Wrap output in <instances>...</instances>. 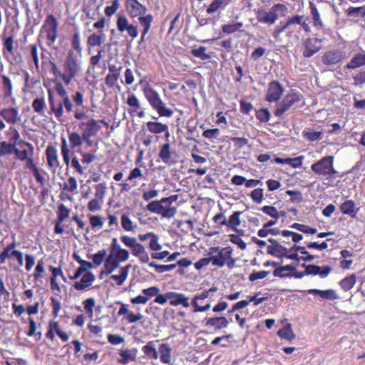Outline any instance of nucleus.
Instances as JSON below:
<instances>
[{"label":"nucleus","instance_id":"36","mask_svg":"<svg viewBox=\"0 0 365 365\" xmlns=\"http://www.w3.org/2000/svg\"><path fill=\"white\" fill-rule=\"evenodd\" d=\"M159 340L149 341L147 344L142 347V351L150 359H158L159 354L155 348V343Z\"/></svg>","mask_w":365,"mask_h":365},{"label":"nucleus","instance_id":"45","mask_svg":"<svg viewBox=\"0 0 365 365\" xmlns=\"http://www.w3.org/2000/svg\"><path fill=\"white\" fill-rule=\"evenodd\" d=\"M309 9L312 17L313 25L316 28H322L324 24L321 19L319 12L314 2L309 1Z\"/></svg>","mask_w":365,"mask_h":365},{"label":"nucleus","instance_id":"23","mask_svg":"<svg viewBox=\"0 0 365 365\" xmlns=\"http://www.w3.org/2000/svg\"><path fill=\"white\" fill-rule=\"evenodd\" d=\"M19 145L26 148V149L20 150L15 146L14 154L19 160L24 162L30 156H34V148L31 143L25 140H21L19 142Z\"/></svg>","mask_w":365,"mask_h":365},{"label":"nucleus","instance_id":"7","mask_svg":"<svg viewBox=\"0 0 365 365\" xmlns=\"http://www.w3.org/2000/svg\"><path fill=\"white\" fill-rule=\"evenodd\" d=\"M334 156L327 155L311 165L312 170L318 176L327 179L335 178L338 172L334 167Z\"/></svg>","mask_w":365,"mask_h":365},{"label":"nucleus","instance_id":"22","mask_svg":"<svg viewBox=\"0 0 365 365\" xmlns=\"http://www.w3.org/2000/svg\"><path fill=\"white\" fill-rule=\"evenodd\" d=\"M0 116L9 125H15L20 120L18 108L14 107L4 108L0 110Z\"/></svg>","mask_w":365,"mask_h":365},{"label":"nucleus","instance_id":"42","mask_svg":"<svg viewBox=\"0 0 365 365\" xmlns=\"http://www.w3.org/2000/svg\"><path fill=\"white\" fill-rule=\"evenodd\" d=\"M158 156L164 163L170 164L173 153L169 142H167L160 147Z\"/></svg>","mask_w":365,"mask_h":365},{"label":"nucleus","instance_id":"13","mask_svg":"<svg viewBox=\"0 0 365 365\" xmlns=\"http://www.w3.org/2000/svg\"><path fill=\"white\" fill-rule=\"evenodd\" d=\"M60 187L62 191L60 193V199L61 200H72V195L76 194L78 188V182L75 177L70 176L66 182L60 184Z\"/></svg>","mask_w":365,"mask_h":365},{"label":"nucleus","instance_id":"9","mask_svg":"<svg viewBox=\"0 0 365 365\" xmlns=\"http://www.w3.org/2000/svg\"><path fill=\"white\" fill-rule=\"evenodd\" d=\"M278 11L284 14L287 11V7L285 4L279 3L274 4L269 11L258 9L255 12L257 20L261 24L272 25L278 19Z\"/></svg>","mask_w":365,"mask_h":365},{"label":"nucleus","instance_id":"33","mask_svg":"<svg viewBox=\"0 0 365 365\" xmlns=\"http://www.w3.org/2000/svg\"><path fill=\"white\" fill-rule=\"evenodd\" d=\"M365 66V51L356 53L345 66V68L354 70Z\"/></svg>","mask_w":365,"mask_h":365},{"label":"nucleus","instance_id":"38","mask_svg":"<svg viewBox=\"0 0 365 365\" xmlns=\"http://www.w3.org/2000/svg\"><path fill=\"white\" fill-rule=\"evenodd\" d=\"M172 349L168 344H161L158 348L160 360L163 364H168L171 361Z\"/></svg>","mask_w":365,"mask_h":365},{"label":"nucleus","instance_id":"15","mask_svg":"<svg viewBox=\"0 0 365 365\" xmlns=\"http://www.w3.org/2000/svg\"><path fill=\"white\" fill-rule=\"evenodd\" d=\"M217 289H218L217 287L212 286L209 289L204 290L202 292L194 295V297H192V301H191V305L193 308L192 312L194 313H198V312H207V310H209L211 307L210 304H207L206 305L200 307L197 306V302L198 300H205V299H207L209 297L210 293L215 292L217 291Z\"/></svg>","mask_w":365,"mask_h":365},{"label":"nucleus","instance_id":"1","mask_svg":"<svg viewBox=\"0 0 365 365\" xmlns=\"http://www.w3.org/2000/svg\"><path fill=\"white\" fill-rule=\"evenodd\" d=\"M49 65L51 73L58 81L55 83L54 90H47L48 115L54 116L60 122L63 120L65 113H73V118L77 120L88 118L83 94L76 91L70 98L64 87V85L69 86L73 80L79 76L81 71V58L70 52L69 55L66 56L60 67L51 61Z\"/></svg>","mask_w":365,"mask_h":365},{"label":"nucleus","instance_id":"47","mask_svg":"<svg viewBox=\"0 0 365 365\" xmlns=\"http://www.w3.org/2000/svg\"><path fill=\"white\" fill-rule=\"evenodd\" d=\"M61 153L65 165L66 166H68L69 164L71 165V161L72 158H71V150L67 144V141L64 138H61Z\"/></svg>","mask_w":365,"mask_h":365},{"label":"nucleus","instance_id":"20","mask_svg":"<svg viewBox=\"0 0 365 365\" xmlns=\"http://www.w3.org/2000/svg\"><path fill=\"white\" fill-rule=\"evenodd\" d=\"M78 127L82 130V135L95 136L101 129L98 120L94 118L81 122Z\"/></svg>","mask_w":365,"mask_h":365},{"label":"nucleus","instance_id":"14","mask_svg":"<svg viewBox=\"0 0 365 365\" xmlns=\"http://www.w3.org/2000/svg\"><path fill=\"white\" fill-rule=\"evenodd\" d=\"M284 89L277 81H272L269 83L266 92L265 100L268 103H277L282 98Z\"/></svg>","mask_w":365,"mask_h":365},{"label":"nucleus","instance_id":"56","mask_svg":"<svg viewBox=\"0 0 365 365\" xmlns=\"http://www.w3.org/2000/svg\"><path fill=\"white\" fill-rule=\"evenodd\" d=\"M15 145L6 141L0 142V158L14 153Z\"/></svg>","mask_w":365,"mask_h":365},{"label":"nucleus","instance_id":"27","mask_svg":"<svg viewBox=\"0 0 365 365\" xmlns=\"http://www.w3.org/2000/svg\"><path fill=\"white\" fill-rule=\"evenodd\" d=\"M70 52H72L77 58H81L82 56L83 47L81 46V34L78 30L71 37V48L68 49L66 55H69Z\"/></svg>","mask_w":365,"mask_h":365},{"label":"nucleus","instance_id":"41","mask_svg":"<svg viewBox=\"0 0 365 365\" xmlns=\"http://www.w3.org/2000/svg\"><path fill=\"white\" fill-rule=\"evenodd\" d=\"M296 267L292 264H287L285 266H281L277 267L273 271V275L275 277L284 278L291 277V271H295Z\"/></svg>","mask_w":365,"mask_h":365},{"label":"nucleus","instance_id":"57","mask_svg":"<svg viewBox=\"0 0 365 365\" xmlns=\"http://www.w3.org/2000/svg\"><path fill=\"white\" fill-rule=\"evenodd\" d=\"M243 26L242 22H235L222 26V31L226 34H231L238 31Z\"/></svg>","mask_w":365,"mask_h":365},{"label":"nucleus","instance_id":"52","mask_svg":"<svg viewBox=\"0 0 365 365\" xmlns=\"http://www.w3.org/2000/svg\"><path fill=\"white\" fill-rule=\"evenodd\" d=\"M227 5L226 0H213L206 9L207 14L215 13L219 9H224Z\"/></svg>","mask_w":365,"mask_h":365},{"label":"nucleus","instance_id":"30","mask_svg":"<svg viewBox=\"0 0 365 365\" xmlns=\"http://www.w3.org/2000/svg\"><path fill=\"white\" fill-rule=\"evenodd\" d=\"M138 19L140 26L143 28L140 40L138 41V44L140 45L142 43L145 41V36L150 31L151 24L153 21V16L152 14H149L145 16H140Z\"/></svg>","mask_w":365,"mask_h":365},{"label":"nucleus","instance_id":"37","mask_svg":"<svg viewBox=\"0 0 365 365\" xmlns=\"http://www.w3.org/2000/svg\"><path fill=\"white\" fill-rule=\"evenodd\" d=\"M68 135L70 144L68 148L70 150L71 149L73 151L76 152V150H81V147L82 146V134L80 135L76 131H68Z\"/></svg>","mask_w":365,"mask_h":365},{"label":"nucleus","instance_id":"44","mask_svg":"<svg viewBox=\"0 0 365 365\" xmlns=\"http://www.w3.org/2000/svg\"><path fill=\"white\" fill-rule=\"evenodd\" d=\"M356 282V276L355 274H351L346 276L339 282V286L344 292L351 290Z\"/></svg>","mask_w":365,"mask_h":365},{"label":"nucleus","instance_id":"12","mask_svg":"<svg viewBox=\"0 0 365 365\" xmlns=\"http://www.w3.org/2000/svg\"><path fill=\"white\" fill-rule=\"evenodd\" d=\"M346 58V51L334 48L324 53L322 62L326 66H331L342 63Z\"/></svg>","mask_w":365,"mask_h":365},{"label":"nucleus","instance_id":"60","mask_svg":"<svg viewBox=\"0 0 365 365\" xmlns=\"http://www.w3.org/2000/svg\"><path fill=\"white\" fill-rule=\"evenodd\" d=\"M206 47L200 46L198 48H193L191 50V53L194 57L200 58L201 60H210V55L206 53Z\"/></svg>","mask_w":365,"mask_h":365},{"label":"nucleus","instance_id":"61","mask_svg":"<svg viewBox=\"0 0 365 365\" xmlns=\"http://www.w3.org/2000/svg\"><path fill=\"white\" fill-rule=\"evenodd\" d=\"M71 210L64 204H60L58 206L57 220L59 222L64 221L69 217Z\"/></svg>","mask_w":365,"mask_h":365},{"label":"nucleus","instance_id":"62","mask_svg":"<svg viewBox=\"0 0 365 365\" xmlns=\"http://www.w3.org/2000/svg\"><path fill=\"white\" fill-rule=\"evenodd\" d=\"M71 166L74 169L75 173L83 175L85 173L86 168L83 167L77 156L74 155L71 158Z\"/></svg>","mask_w":365,"mask_h":365},{"label":"nucleus","instance_id":"34","mask_svg":"<svg viewBox=\"0 0 365 365\" xmlns=\"http://www.w3.org/2000/svg\"><path fill=\"white\" fill-rule=\"evenodd\" d=\"M120 262L114 258L113 255L110 253L108 256L106 258L104 263V269L102 270L100 273V276L101 277L103 274L108 275L113 272L115 269H116L119 267Z\"/></svg>","mask_w":365,"mask_h":365},{"label":"nucleus","instance_id":"17","mask_svg":"<svg viewBox=\"0 0 365 365\" xmlns=\"http://www.w3.org/2000/svg\"><path fill=\"white\" fill-rule=\"evenodd\" d=\"M323 41L322 39L314 38H307L303 45H304V50L302 52V55L304 58H311L313 56L315 53L319 52L322 46L320 45H318V43H321Z\"/></svg>","mask_w":365,"mask_h":365},{"label":"nucleus","instance_id":"50","mask_svg":"<svg viewBox=\"0 0 365 365\" xmlns=\"http://www.w3.org/2000/svg\"><path fill=\"white\" fill-rule=\"evenodd\" d=\"M166 124H163L157 121H148L146 123V126L148 130L153 134H160L162 133L165 128Z\"/></svg>","mask_w":365,"mask_h":365},{"label":"nucleus","instance_id":"39","mask_svg":"<svg viewBox=\"0 0 365 365\" xmlns=\"http://www.w3.org/2000/svg\"><path fill=\"white\" fill-rule=\"evenodd\" d=\"M1 88L4 98H10L13 95V85L11 79L6 75H1Z\"/></svg>","mask_w":365,"mask_h":365},{"label":"nucleus","instance_id":"4","mask_svg":"<svg viewBox=\"0 0 365 365\" xmlns=\"http://www.w3.org/2000/svg\"><path fill=\"white\" fill-rule=\"evenodd\" d=\"M58 22L53 14H48L41 26L38 36V42L43 41L51 48L58 38Z\"/></svg>","mask_w":365,"mask_h":365},{"label":"nucleus","instance_id":"10","mask_svg":"<svg viewBox=\"0 0 365 365\" xmlns=\"http://www.w3.org/2000/svg\"><path fill=\"white\" fill-rule=\"evenodd\" d=\"M268 242L270 243V245L267 247V253L268 255L279 259L285 257L292 260H299V257L297 253L289 254L288 248L284 247L279 241L274 238H269Z\"/></svg>","mask_w":365,"mask_h":365},{"label":"nucleus","instance_id":"43","mask_svg":"<svg viewBox=\"0 0 365 365\" xmlns=\"http://www.w3.org/2000/svg\"><path fill=\"white\" fill-rule=\"evenodd\" d=\"M130 268H131L130 264H128L121 267L120 268V274L118 275L113 274L110 276V279L115 281L118 286L122 285L124 283V282L126 280Z\"/></svg>","mask_w":365,"mask_h":365},{"label":"nucleus","instance_id":"11","mask_svg":"<svg viewBox=\"0 0 365 365\" xmlns=\"http://www.w3.org/2000/svg\"><path fill=\"white\" fill-rule=\"evenodd\" d=\"M116 27L120 34L126 32L125 36L130 37L132 40L138 36V26L130 23L128 19L124 14H118L117 16Z\"/></svg>","mask_w":365,"mask_h":365},{"label":"nucleus","instance_id":"51","mask_svg":"<svg viewBox=\"0 0 365 365\" xmlns=\"http://www.w3.org/2000/svg\"><path fill=\"white\" fill-rule=\"evenodd\" d=\"M27 49L29 51V57L34 63L35 68L37 71L40 68V59L38 57V46L36 44H30Z\"/></svg>","mask_w":365,"mask_h":365},{"label":"nucleus","instance_id":"26","mask_svg":"<svg viewBox=\"0 0 365 365\" xmlns=\"http://www.w3.org/2000/svg\"><path fill=\"white\" fill-rule=\"evenodd\" d=\"M305 267V274L307 275H319L322 278L327 277L331 272L332 269L329 266L320 267L315 264H302Z\"/></svg>","mask_w":365,"mask_h":365},{"label":"nucleus","instance_id":"3","mask_svg":"<svg viewBox=\"0 0 365 365\" xmlns=\"http://www.w3.org/2000/svg\"><path fill=\"white\" fill-rule=\"evenodd\" d=\"M142 91L149 105L158 113L159 116L166 118L173 116V110L167 107L166 103L162 100L158 91L149 83H146L143 86Z\"/></svg>","mask_w":365,"mask_h":365},{"label":"nucleus","instance_id":"8","mask_svg":"<svg viewBox=\"0 0 365 365\" xmlns=\"http://www.w3.org/2000/svg\"><path fill=\"white\" fill-rule=\"evenodd\" d=\"M303 99V96L296 91H291L277 104L274 115L277 118H281L291 108H295L297 104L300 103Z\"/></svg>","mask_w":365,"mask_h":365},{"label":"nucleus","instance_id":"25","mask_svg":"<svg viewBox=\"0 0 365 365\" xmlns=\"http://www.w3.org/2000/svg\"><path fill=\"white\" fill-rule=\"evenodd\" d=\"M230 324L225 317H213L205 319V326L207 328H213L215 331L225 329Z\"/></svg>","mask_w":365,"mask_h":365},{"label":"nucleus","instance_id":"32","mask_svg":"<svg viewBox=\"0 0 365 365\" xmlns=\"http://www.w3.org/2000/svg\"><path fill=\"white\" fill-rule=\"evenodd\" d=\"M126 103L130 108H133V110L130 112V114L135 113L139 118H143L145 116V111L142 109L140 101L135 94L132 93L128 96Z\"/></svg>","mask_w":365,"mask_h":365},{"label":"nucleus","instance_id":"21","mask_svg":"<svg viewBox=\"0 0 365 365\" xmlns=\"http://www.w3.org/2000/svg\"><path fill=\"white\" fill-rule=\"evenodd\" d=\"M46 165L49 169L56 170L60 165L57 149L51 145H48L45 150Z\"/></svg>","mask_w":365,"mask_h":365},{"label":"nucleus","instance_id":"24","mask_svg":"<svg viewBox=\"0 0 365 365\" xmlns=\"http://www.w3.org/2000/svg\"><path fill=\"white\" fill-rule=\"evenodd\" d=\"M116 304L120 305V308L118 312V316H124V319L130 324L135 323L141 320L143 316L140 314H135L133 312L128 310V304L123 303L122 302H117Z\"/></svg>","mask_w":365,"mask_h":365},{"label":"nucleus","instance_id":"55","mask_svg":"<svg viewBox=\"0 0 365 365\" xmlns=\"http://www.w3.org/2000/svg\"><path fill=\"white\" fill-rule=\"evenodd\" d=\"M345 13L347 16L349 17H364L365 16V6L359 7H349Z\"/></svg>","mask_w":365,"mask_h":365},{"label":"nucleus","instance_id":"29","mask_svg":"<svg viewBox=\"0 0 365 365\" xmlns=\"http://www.w3.org/2000/svg\"><path fill=\"white\" fill-rule=\"evenodd\" d=\"M339 209L342 214L346 215L351 218H355L359 210V208L356 206V203L353 200H345L340 204Z\"/></svg>","mask_w":365,"mask_h":365},{"label":"nucleus","instance_id":"2","mask_svg":"<svg viewBox=\"0 0 365 365\" xmlns=\"http://www.w3.org/2000/svg\"><path fill=\"white\" fill-rule=\"evenodd\" d=\"M121 242L125 246L129 247L131 250V254L138 258L139 262L142 264L148 263L150 267L155 269L158 273H163L165 272L171 271L176 267V264H158L154 262H149L150 257L145 247L137 242L136 238L128 235H122L120 237Z\"/></svg>","mask_w":365,"mask_h":365},{"label":"nucleus","instance_id":"46","mask_svg":"<svg viewBox=\"0 0 365 365\" xmlns=\"http://www.w3.org/2000/svg\"><path fill=\"white\" fill-rule=\"evenodd\" d=\"M242 212L235 211L229 217V220H227V227L231 228L234 231H237V227L241 225L240 215Z\"/></svg>","mask_w":365,"mask_h":365},{"label":"nucleus","instance_id":"63","mask_svg":"<svg viewBox=\"0 0 365 365\" xmlns=\"http://www.w3.org/2000/svg\"><path fill=\"white\" fill-rule=\"evenodd\" d=\"M16 244L15 242H13L9 244L2 252H0V264H4L6 259L10 257L11 252L14 250V249L16 247Z\"/></svg>","mask_w":365,"mask_h":365},{"label":"nucleus","instance_id":"19","mask_svg":"<svg viewBox=\"0 0 365 365\" xmlns=\"http://www.w3.org/2000/svg\"><path fill=\"white\" fill-rule=\"evenodd\" d=\"M125 8L131 18L145 16L147 8L138 0H126Z\"/></svg>","mask_w":365,"mask_h":365},{"label":"nucleus","instance_id":"18","mask_svg":"<svg viewBox=\"0 0 365 365\" xmlns=\"http://www.w3.org/2000/svg\"><path fill=\"white\" fill-rule=\"evenodd\" d=\"M96 277L91 272H85L78 281H76L72 285L73 288L78 292H85L90 289Z\"/></svg>","mask_w":365,"mask_h":365},{"label":"nucleus","instance_id":"35","mask_svg":"<svg viewBox=\"0 0 365 365\" xmlns=\"http://www.w3.org/2000/svg\"><path fill=\"white\" fill-rule=\"evenodd\" d=\"M143 172L139 168H133L130 172L128 178H126L125 182H121L119 184L120 187L121 192H128L131 189V186L129 185L128 182L133 181V180L142 178Z\"/></svg>","mask_w":365,"mask_h":365},{"label":"nucleus","instance_id":"53","mask_svg":"<svg viewBox=\"0 0 365 365\" xmlns=\"http://www.w3.org/2000/svg\"><path fill=\"white\" fill-rule=\"evenodd\" d=\"M32 108L34 110L40 115H43L45 113L46 103L43 97L36 98L32 101Z\"/></svg>","mask_w":365,"mask_h":365},{"label":"nucleus","instance_id":"64","mask_svg":"<svg viewBox=\"0 0 365 365\" xmlns=\"http://www.w3.org/2000/svg\"><path fill=\"white\" fill-rule=\"evenodd\" d=\"M277 334L280 338L285 339L289 341H292L294 338V334L289 325L280 329L278 331Z\"/></svg>","mask_w":365,"mask_h":365},{"label":"nucleus","instance_id":"16","mask_svg":"<svg viewBox=\"0 0 365 365\" xmlns=\"http://www.w3.org/2000/svg\"><path fill=\"white\" fill-rule=\"evenodd\" d=\"M56 334H57L63 342L69 339L68 334L61 330L60 323L58 321L54 319L49 320L46 337L53 341Z\"/></svg>","mask_w":365,"mask_h":365},{"label":"nucleus","instance_id":"54","mask_svg":"<svg viewBox=\"0 0 365 365\" xmlns=\"http://www.w3.org/2000/svg\"><path fill=\"white\" fill-rule=\"evenodd\" d=\"M3 40V53L4 56H6V52H9L11 54L14 53V38L13 36H2Z\"/></svg>","mask_w":365,"mask_h":365},{"label":"nucleus","instance_id":"58","mask_svg":"<svg viewBox=\"0 0 365 365\" xmlns=\"http://www.w3.org/2000/svg\"><path fill=\"white\" fill-rule=\"evenodd\" d=\"M120 222L122 228L126 232L133 231L135 226L133 222L131 220L130 217L126 214H123L120 217Z\"/></svg>","mask_w":365,"mask_h":365},{"label":"nucleus","instance_id":"6","mask_svg":"<svg viewBox=\"0 0 365 365\" xmlns=\"http://www.w3.org/2000/svg\"><path fill=\"white\" fill-rule=\"evenodd\" d=\"M210 254L216 253L211 256L212 265L218 267L227 265L230 269L235 267L236 260L232 257L233 250L231 247H212L210 248Z\"/></svg>","mask_w":365,"mask_h":365},{"label":"nucleus","instance_id":"28","mask_svg":"<svg viewBox=\"0 0 365 365\" xmlns=\"http://www.w3.org/2000/svg\"><path fill=\"white\" fill-rule=\"evenodd\" d=\"M169 298V303L172 307H178L180 305L185 308L190 307L189 297L185 294L172 291L170 292Z\"/></svg>","mask_w":365,"mask_h":365},{"label":"nucleus","instance_id":"59","mask_svg":"<svg viewBox=\"0 0 365 365\" xmlns=\"http://www.w3.org/2000/svg\"><path fill=\"white\" fill-rule=\"evenodd\" d=\"M302 135L307 140L313 142L319 140L322 138V133L321 131H314L310 129H305L302 132Z\"/></svg>","mask_w":365,"mask_h":365},{"label":"nucleus","instance_id":"48","mask_svg":"<svg viewBox=\"0 0 365 365\" xmlns=\"http://www.w3.org/2000/svg\"><path fill=\"white\" fill-rule=\"evenodd\" d=\"M119 355L120 358L118 359V362L123 365L135 360V354H133L130 349H120Z\"/></svg>","mask_w":365,"mask_h":365},{"label":"nucleus","instance_id":"40","mask_svg":"<svg viewBox=\"0 0 365 365\" xmlns=\"http://www.w3.org/2000/svg\"><path fill=\"white\" fill-rule=\"evenodd\" d=\"M104 34L93 33L87 38V46L88 48L101 46L105 41Z\"/></svg>","mask_w":365,"mask_h":365},{"label":"nucleus","instance_id":"49","mask_svg":"<svg viewBox=\"0 0 365 365\" xmlns=\"http://www.w3.org/2000/svg\"><path fill=\"white\" fill-rule=\"evenodd\" d=\"M89 223L93 230H98L103 228L104 225L103 217L99 215H91L88 216Z\"/></svg>","mask_w":365,"mask_h":365},{"label":"nucleus","instance_id":"31","mask_svg":"<svg viewBox=\"0 0 365 365\" xmlns=\"http://www.w3.org/2000/svg\"><path fill=\"white\" fill-rule=\"evenodd\" d=\"M294 22H299V19H293L292 16H289L285 22H279V24L274 27L272 32V36L274 38H277L282 33L290 29L291 26L294 24Z\"/></svg>","mask_w":365,"mask_h":365},{"label":"nucleus","instance_id":"5","mask_svg":"<svg viewBox=\"0 0 365 365\" xmlns=\"http://www.w3.org/2000/svg\"><path fill=\"white\" fill-rule=\"evenodd\" d=\"M177 200L178 195H173L163 197L160 200H153L147 205L146 210L152 213L160 215L163 217L171 218L177 212L176 207L172 206V204Z\"/></svg>","mask_w":365,"mask_h":365}]
</instances>
